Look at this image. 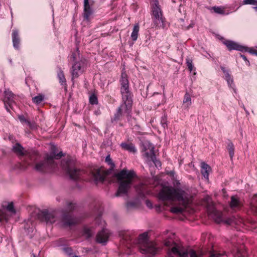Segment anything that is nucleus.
<instances>
[{
    "mask_svg": "<svg viewBox=\"0 0 257 257\" xmlns=\"http://www.w3.org/2000/svg\"><path fill=\"white\" fill-rule=\"evenodd\" d=\"M120 235L122 238V244H125L127 248H130L133 244L137 243L140 252L147 254L148 257L153 256L158 251L156 243L149 239L148 232L140 234L137 239L128 231L121 232Z\"/></svg>",
    "mask_w": 257,
    "mask_h": 257,
    "instance_id": "1",
    "label": "nucleus"
},
{
    "mask_svg": "<svg viewBox=\"0 0 257 257\" xmlns=\"http://www.w3.org/2000/svg\"><path fill=\"white\" fill-rule=\"evenodd\" d=\"M159 198L164 201H167L170 202L177 201L181 205L180 206L171 207V212L174 213L182 212L186 206L191 201V197L187 192L172 187H163L159 193Z\"/></svg>",
    "mask_w": 257,
    "mask_h": 257,
    "instance_id": "2",
    "label": "nucleus"
},
{
    "mask_svg": "<svg viewBox=\"0 0 257 257\" xmlns=\"http://www.w3.org/2000/svg\"><path fill=\"white\" fill-rule=\"evenodd\" d=\"M164 245L170 249L168 252L169 257H172V254L179 257H202L204 254L203 250L197 253L192 249H186L181 243L175 242L171 238L165 239Z\"/></svg>",
    "mask_w": 257,
    "mask_h": 257,
    "instance_id": "3",
    "label": "nucleus"
},
{
    "mask_svg": "<svg viewBox=\"0 0 257 257\" xmlns=\"http://www.w3.org/2000/svg\"><path fill=\"white\" fill-rule=\"evenodd\" d=\"M37 157L34 161H33L30 164H26L23 169H26L27 167L34 165V169L35 170L40 172H46L51 171L54 169L56 166L57 164L54 161V159H59L61 158L63 154L62 152L55 154L52 153L50 155H47L46 158L43 160L37 162L39 159V154L37 152Z\"/></svg>",
    "mask_w": 257,
    "mask_h": 257,
    "instance_id": "4",
    "label": "nucleus"
},
{
    "mask_svg": "<svg viewBox=\"0 0 257 257\" xmlns=\"http://www.w3.org/2000/svg\"><path fill=\"white\" fill-rule=\"evenodd\" d=\"M119 185L116 196L121 194H125L131 188L133 180L137 177L135 172L133 170H128L123 169L116 174Z\"/></svg>",
    "mask_w": 257,
    "mask_h": 257,
    "instance_id": "5",
    "label": "nucleus"
},
{
    "mask_svg": "<svg viewBox=\"0 0 257 257\" xmlns=\"http://www.w3.org/2000/svg\"><path fill=\"white\" fill-rule=\"evenodd\" d=\"M61 166L70 178L72 180H77L80 179L84 174L83 170L76 168L75 161L71 157L63 160L61 162Z\"/></svg>",
    "mask_w": 257,
    "mask_h": 257,
    "instance_id": "6",
    "label": "nucleus"
},
{
    "mask_svg": "<svg viewBox=\"0 0 257 257\" xmlns=\"http://www.w3.org/2000/svg\"><path fill=\"white\" fill-rule=\"evenodd\" d=\"M120 92L123 103L126 104L128 107L132 105V94L129 89V82L126 72L122 71L119 80Z\"/></svg>",
    "mask_w": 257,
    "mask_h": 257,
    "instance_id": "7",
    "label": "nucleus"
},
{
    "mask_svg": "<svg viewBox=\"0 0 257 257\" xmlns=\"http://www.w3.org/2000/svg\"><path fill=\"white\" fill-rule=\"evenodd\" d=\"M13 151L21 157V160L23 162L22 165L23 168L26 163L30 164L33 161H34L38 155L36 151L28 153L19 144H17L13 146Z\"/></svg>",
    "mask_w": 257,
    "mask_h": 257,
    "instance_id": "8",
    "label": "nucleus"
},
{
    "mask_svg": "<svg viewBox=\"0 0 257 257\" xmlns=\"http://www.w3.org/2000/svg\"><path fill=\"white\" fill-rule=\"evenodd\" d=\"M152 19L153 27L156 29H164L167 25L162 11L157 2L152 8Z\"/></svg>",
    "mask_w": 257,
    "mask_h": 257,
    "instance_id": "9",
    "label": "nucleus"
},
{
    "mask_svg": "<svg viewBox=\"0 0 257 257\" xmlns=\"http://www.w3.org/2000/svg\"><path fill=\"white\" fill-rule=\"evenodd\" d=\"M231 246L230 253L234 257H246V251L243 243L238 241L236 237L231 238L230 240Z\"/></svg>",
    "mask_w": 257,
    "mask_h": 257,
    "instance_id": "10",
    "label": "nucleus"
},
{
    "mask_svg": "<svg viewBox=\"0 0 257 257\" xmlns=\"http://www.w3.org/2000/svg\"><path fill=\"white\" fill-rule=\"evenodd\" d=\"M59 213L55 210L45 209L42 211L39 214V218L47 224H52L58 220Z\"/></svg>",
    "mask_w": 257,
    "mask_h": 257,
    "instance_id": "11",
    "label": "nucleus"
},
{
    "mask_svg": "<svg viewBox=\"0 0 257 257\" xmlns=\"http://www.w3.org/2000/svg\"><path fill=\"white\" fill-rule=\"evenodd\" d=\"M80 222V219L74 216L70 213H66L63 214L60 222L64 227H70L76 225Z\"/></svg>",
    "mask_w": 257,
    "mask_h": 257,
    "instance_id": "12",
    "label": "nucleus"
},
{
    "mask_svg": "<svg viewBox=\"0 0 257 257\" xmlns=\"http://www.w3.org/2000/svg\"><path fill=\"white\" fill-rule=\"evenodd\" d=\"M144 149L145 153L144 156L148 160L153 161L156 166L159 165L161 166V163L159 161L155 162L156 157L154 153V147L153 144L149 142H146L144 144Z\"/></svg>",
    "mask_w": 257,
    "mask_h": 257,
    "instance_id": "13",
    "label": "nucleus"
},
{
    "mask_svg": "<svg viewBox=\"0 0 257 257\" xmlns=\"http://www.w3.org/2000/svg\"><path fill=\"white\" fill-rule=\"evenodd\" d=\"M93 5L94 1L93 0H84L83 16L84 20L87 21H90L91 16L94 12L93 9Z\"/></svg>",
    "mask_w": 257,
    "mask_h": 257,
    "instance_id": "14",
    "label": "nucleus"
},
{
    "mask_svg": "<svg viewBox=\"0 0 257 257\" xmlns=\"http://www.w3.org/2000/svg\"><path fill=\"white\" fill-rule=\"evenodd\" d=\"M5 106L8 112H10L11 109H13L14 105H15L14 101V95L9 89H6L4 92Z\"/></svg>",
    "mask_w": 257,
    "mask_h": 257,
    "instance_id": "15",
    "label": "nucleus"
},
{
    "mask_svg": "<svg viewBox=\"0 0 257 257\" xmlns=\"http://www.w3.org/2000/svg\"><path fill=\"white\" fill-rule=\"evenodd\" d=\"M84 62L81 60L80 61L75 62L72 66V80L78 77L84 70Z\"/></svg>",
    "mask_w": 257,
    "mask_h": 257,
    "instance_id": "16",
    "label": "nucleus"
},
{
    "mask_svg": "<svg viewBox=\"0 0 257 257\" xmlns=\"http://www.w3.org/2000/svg\"><path fill=\"white\" fill-rule=\"evenodd\" d=\"M132 108V106L128 107L126 104L122 103L118 108L117 112L114 114L113 118H111L112 122L118 121L121 116L123 113L128 114Z\"/></svg>",
    "mask_w": 257,
    "mask_h": 257,
    "instance_id": "17",
    "label": "nucleus"
},
{
    "mask_svg": "<svg viewBox=\"0 0 257 257\" xmlns=\"http://www.w3.org/2000/svg\"><path fill=\"white\" fill-rule=\"evenodd\" d=\"M223 43L226 46L228 50L231 51L235 50L241 52L246 51L248 49L244 46L239 45L238 43L230 40H224Z\"/></svg>",
    "mask_w": 257,
    "mask_h": 257,
    "instance_id": "18",
    "label": "nucleus"
},
{
    "mask_svg": "<svg viewBox=\"0 0 257 257\" xmlns=\"http://www.w3.org/2000/svg\"><path fill=\"white\" fill-rule=\"evenodd\" d=\"M110 233L106 228H103L98 232L96 235V241L102 244H105L108 240Z\"/></svg>",
    "mask_w": 257,
    "mask_h": 257,
    "instance_id": "19",
    "label": "nucleus"
},
{
    "mask_svg": "<svg viewBox=\"0 0 257 257\" xmlns=\"http://www.w3.org/2000/svg\"><path fill=\"white\" fill-rule=\"evenodd\" d=\"M220 69L223 72L224 74V79L227 82L228 85L230 88L233 89L234 92H235V89L234 88L235 86L233 83V78L229 74V72L228 70L226 69V68L223 66H220Z\"/></svg>",
    "mask_w": 257,
    "mask_h": 257,
    "instance_id": "20",
    "label": "nucleus"
},
{
    "mask_svg": "<svg viewBox=\"0 0 257 257\" xmlns=\"http://www.w3.org/2000/svg\"><path fill=\"white\" fill-rule=\"evenodd\" d=\"M136 190L141 197H143L146 194L149 193V190L147 186L142 183H140L136 187Z\"/></svg>",
    "mask_w": 257,
    "mask_h": 257,
    "instance_id": "21",
    "label": "nucleus"
},
{
    "mask_svg": "<svg viewBox=\"0 0 257 257\" xmlns=\"http://www.w3.org/2000/svg\"><path fill=\"white\" fill-rule=\"evenodd\" d=\"M201 173L202 176L207 180L208 179L209 173L211 170L210 166L204 162L201 163Z\"/></svg>",
    "mask_w": 257,
    "mask_h": 257,
    "instance_id": "22",
    "label": "nucleus"
},
{
    "mask_svg": "<svg viewBox=\"0 0 257 257\" xmlns=\"http://www.w3.org/2000/svg\"><path fill=\"white\" fill-rule=\"evenodd\" d=\"M12 38L13 46L15 48L18 49L19 48L20 44V38L19 36V33L18 30H13L12 32Z\"/></svg>",
    "mask_w": 257,
    "mask_h": 257,
    "instance_id": "23",
    "label": "nucleus"
},
{
    "mask_svg": "<svg viewBox=\"0 0 257 257\" xmlns=\"http://www.w3.org/2000/svg\"><path fill=\"white\" fill-rule=\"evenodd\" d=\"M207 251L209 253V257H222L223 256H227L225 251H223L222 252H218L213 248L212 246H211V247L209 249H208Z\"/></svg>",
    "mask_w": 257,
    "mask_h": 257,
    "instance_id": "24",
    "label": "nucleus"
},
{
    "mask_svg": "<svg viewBox=\"0 0 257 257\" xmlns=\"http://www.w3.org/2000/svg\"><path fill=\"white\" fill-rule=\"evenodd\" d=\"M120 146L124 150L127 151L131 153H135L137 150L136 147L132 143H122Z\"/></svg>",
    "mask_w": 257,
    "mask_h": 257,
    "instance_id": "25",
    "label": "nucleus"
},
{
    "mask_svg": "<svg viewBox=\"0 0 257 257\" xmlns=\"http://www.w3.org/2000/svg\"><path fill=\"white\" fill-rule=\"evenodd\" d=\"M230 206L232 209H238L241 207V203L237 197L232 196L231 197Z\"/></svg>",
    "mask_w": 257,
    "mask_h": 257,
    "instance_id": "26",
    "label": "nucleus"
},
{
    "mask_svg": "<svg viewBox=\"0 0 257 257\" xmlns=\"http://www.w3.org/2000/svg\"><path fill=\"white\" fill-rule=\"evenodd\" d=\"M10 218L9 214L5 208H0V223L8 221Z\"/></svg>",
    "mask_w": 257,
    "mask_h": 257,
    "instance_id": "27",
    "label": "nucleus"
},
{
    "mask_svg": "<svg viewBox=\"0 0 257 257\" xmlns=\"http://www.w3.org/2000/svg\"><path fill=\"white\" fill-rule=\"evenodd\" d=\"M93 177L96 182H103L105 177L104 175L101 172L100 170H96L95 172L93 173Z\"/></svg>",
    "mask_w": 257,
    "mask_h": 257,
    "instance_id": "28",
    "label": "nucleus"
},
{
    "mask_svg": "<svg viewBox=\"0 0 257 257\" xmlns=\"http://www.w3.org/2000/svg\"><path fill=\"white\" fill-rule=\"evenodd\" d=\"M139 30L140 27L139 24H135L133 28V32L131 34V38L134 41H136L137 40Z\"/></svg>",
    "mask_w": 257,
    "mask_h": 257,
    "instance_id": "29",
    "label": "nucleus"
},
{
    "mask_svg": "<svg viewBox=\"0 0 257 257\" xmlns=\"http://www.w3.org/2000/svg\"><path fill=\"white\" fill-rule=\"evenodd\" d=\"M183 103V105L185 108H188L189 106H190L191 104V99L190 95L188 93H186L185 94Z\"/></svg>",
    "mask_w": 257,
    "mask_h": 257,
    "instance_id": "30",
    "label": "nucleus"
},
{
    "mask_svg": "<svg viewBox=\"0 0 257 257\" xmlns=\"http://www.w3.org/2000/svg\"><path fill=\"white\" fill-rule=\"evenodd\" d=\"M19 118L23 124H26L27 125L29 126L30 128H33L35 127V124L31 123L30 121L27 120L24 116L20 115L19 116Z\"/></svg>",
    "mask_w": 257,
    "mask_h": 257,
    "instance_id": "31",
    "label": "nucleus"
},
{
    "mask_svg": "<svg viewBox=\"0 0 257 257\" xmlns=\"http://www.w3.org/2000/svg\"><path fill=\"white\" fill-rule=\"evenodd\" d=\"M63 251L68 257H78L74 253L73 249L71 247L66 246L63 248Z\"/></svg>",
    "mask_w": 257,
    "mask_h": 257,
    "instance_id": "32",
    "label": "nucleus"
},
{
    "mask_svg": "<svg viewBox=\"0 0 257 257\" xmlns=\"http://www.w3.org/2000/svg\"><path fill=\"white\" fill-rule=\"evenodd\" d=\"M227 149L229 153V156L232 159L234 154V147L233 143L231 142H229L227 144Z\"/></svg>",
    "mask_w": 257,
    "mask_h": 257,
    "instance_id": "33",
    "label": "nucleus"
},
{
    "mask_svg": "<svg viewBox=\"0 0 257 257\" xmlns=\"http://www.w3.org/2000/svg\"><path fill=\"white\" fill-rule=\"evenodd\" d=\"M93 232L92 230L88 227H84L83 230V235L85 236L87 238H88L92 236Z\"/></svg>",
    "mask_w": 257,
    "mask_h": 257,
    "instance_id": "34",
    "label": "nucleus"
},
{
    "mask_svg": "<svg viewBox=\"0 0 257 257\" xmlns=\"http://www.w3.org/2000/svg\"><path fill=\"white\" fill-rule=\"evenodd\" d=\"M58 77L59 80V82L61 83V85H65L66 84V79L65 77L63 71L61 70H60L58 72Z\"/></svg>",
    "mask_w": 257,
    "mask_h": 257,
    "instance_id": "35",
    "label": "nucleus"
},
{
    "mask_svg": "<svg viewBox=\"0 0 257 257\" xmlns=\"http://www.w3.org/2000/svg\"><path fill=\"white\" fill-rule=\"evenodd\" d=\"M251 209L257 212V195L253 196L251 201Z\"/></svg>",
    "mask_w": 257,
    "mask_h": 257,
    "instance_id": "36",
    "label": "nucleus"
},
{
    "mask_svg": "<svg viewBox=\"0 0 257 257\" xmlns=\"http://www.w3.org/2000/svg\"><path fill=\"white\" fill-rule=\"evenodd\" d=\"M44 99V95L39 94L33 98V101L36 104H40L43 101Z\"/></svg>",
    "mask_w": 257,
    "mask_h": 257,
    "instance_id": "37",
    "label": "nucleus"
},
{
    "mask_svg": "<svg viewBox=\"0 0 257 257\" xmlns=\"http://www.w3.org/2000/svg\"><path fill=\"white\" fill-rule=\"evenodd\" d=\"M213 213L216 217L215 218V221L217 223H220L222 221L221 214L220 212L217 211L216 210L213 211Z\"/></svg>",
    "mask_w": 257,
    "mask_h": 257,
    "instance_id": "38",
    "label": "nucleus"
},
{
    "mask_svg": "<svg viewBox=\"0 0 257 257\" xmlns=\"http://www.w3.org/2000/svg\"><path fill=\"white\" fill-rule=\"evenodd\" d=\"M214 12L219 14H224V10L223 8L219 7H213L211 8Z\"/></svg>",
    "mask_w": 257,
    "mask_h": 257,
    "instance_id": "39",
    "label": "nucleus"
},
{
    "mask_svg": "<svg viewBox=\"0 0 257 257\" xmlns=\"http://www.w3.org/2000/svg\"><path fill=\"white\" fill-rule=\"evenodd\" d=\"M6 209L8 211L13 214L16 213V210L14 208V204L13 202L9 203L6 207Z\"/></svg>",
    "mask_w": 257,
    "mask_h": 257,
    "instance_id": "40",
    "label": "nucleus"
},
{
    "mask_svg": "<svg viewBox=\"0 0 257 257\" xmlns=\"http://www.w3.org/2000/svg\"><path fill=\"white\" fill-rule=\"evenodd\" d=\"M243 5H251L257 6V0H243Z\"/></svg>",
    "mask_w": 257,
    "mask_h": 257,
    "instance_id": "41",
    "label": "nucleus"
},
{
    "mask_svg": "<svg viewBox=\"0 0 257 257\" xmlns=\"http://www.w3.org/2000/svg\"><path fill=\"white\" fill-rule=\"evenodd\" d=\"M89 102L92 104H96L98 103L97 98L94 94H92L89 97Z\"/></svg>",
    "mask_w": 257,
    "mask_h": 257,
    "instance_id": "42",
    "label": "nucleus"
},
{
    "mask_svg": "<svg viewBox=\"0 0 257 257\" xmlns=\"http://www.w3.org/2000/svg\"><path fill=\"white\" fill-rule=\"evenodd\" d=\"M167 117L166 115H164L162 117L161 120V124L164 128L167 127Z\"/></svg>",
    "mask_w": 257,
    "mask_h": 257,
    "instance_id": "43",
    "label": "nucleus"
},
{
    "mask_svg": "<svg viewBox=\"0 0 257 257\" xmlns=\"http://www.w3.org/2000/svg\"><path fill=\"white\" fill-rule=\"evenodd\" d=\"M186 64L188 67V68L190 72H191L193 70V64H192V61L191 59L189 58L186 59Z\"/></svg>",
    "mask_w": 257,
    "mask_h": 257,
    "instance_id": "44",
    "label": "nucleus"
},
{
    "mask_svg": "<svg viewBox=\"0 0 257 257\" xmlns=\"http://www.w3.org/2000/svg\"><path fill=\"white\" fill-rule=\"evenodd\" d=\"M105 162L109 165L110 166V167L113 168L115 166V165L113 163L111 159L110 158V157L109 155H108L106 156V158H105Z\"/></svg>",
    "mask_w": 257,
    "mask_h": 257,
    "instance_id": "45",
    "label": "nucleus"
},
{
    "mask_svg": "<svg viewBox=\"0 0 257 257\" xmlns=\"http://www.w3.org/2000/svg\"><path fill=\"white\" fill-rule=\"evenodd\" d=\"M246 48L248 49V50L246 51V52H248L249 53L251 54L255 55V53H256L257 52V50H255L252 48Z\"/></svg>",
    "mask_w": 257,
    "mask_h": 257,
    "instance_id": "46",
    "label": "nucleus"
},
{
    "mask_svg": "<svg viewBox=\"0 0 257 257\" xmlns=\"http://www.w3.org/2000/svg\"><path fill=\"white\" fill-rule=\"evenodd\" d=\"M240 57L246 62V65H250L249 61L247 59L246 57L244 55L240 54Z\"/></svg>",
    "mask_w": 257,
    "mask_h": 257,
    "instance_id": "47",
    "label": "nucleus"
},
{
    "mask_svg": "<svg viewBox=\"0 0 257 257\" xmlns=\"http://www.w3.org/2000/svg\"><path fill=\"white\" fill-rule=\"evenodd\" d=\"M75 207V204L72 203H69L68 204V208L70 210H73Z\"/></svg>",
    "mask_w": 257,
    "mask_h": 257,
    "instance_id": "48",
    "label": "nucleus"
},
{
    "mask_svg": "<svg viewBox=\"0 0 257 257\" xmlns=\"http://www.w3.org/2000/svg\"><path fill=\"white\" fill-rule=\"evenodd\" d=\"M146 205L149 208H151L152 207V203L150 201H149V200L146 201Z\"/></svg>",
    "mask_w": 257,
    "mask_h": 257,
    "instance_id": "49",
    "label": "nucleus"
},
{
    "mask_svg": "<svg viewBox=\"0 0 257 257\" xmlns=\"http://www.w3.org/2000/svg\"><path fill=\"white\" fill-rule=\"evenodd\" d=\"M71 58L73 59V61H75L76 59V54L73 53Z\"/></svg>",
    "mask_w": 257,
    "mask_h": 257,
    "instance_id": "50",
    "label": "nucleus"
},
{
    "mask_svg": "<svg viewBox=\"0 0 257 257\" xmlns=\"http://www.w3.org/2000/svg\"><path fill=\"white\" fill-rule=\"evenodd\" d=\"M193 24H190L188 26H187L186 28H185V29L186 30H188L189 29H190V28H192L193 27Z\"/></svg>",
    "mask_w": 257,
    "mask_h": 257,
    "instance_id": "51",
    "label": "nucleus"
},
{
    "mask_svg": "<svg viewBox=\"0 0 257 257\" xmlns=\"http://www.w3.org/2000/svg\"><path fill=\"white\" fill-rule=\"evenodd\" d=\"M151 1H153V2H154V4H152V7L154 5H155V4L156 3H157H157L159 4L158 0H151Z\"/></svg>",
    "mask_w": 257,
    "mask_h": 257,
    "instance_id": "52",
    "label": "nucleus"
},
{
    "mask_svg": "<svg viewBox=\"0 0 257 257\" xmlns=\"http://www.w3.org/2000/svg\"><path fill=\"white\" fill-rule=\"evenodd\" d=\"M133 206V203H132V202H129L127 203V206L128 207H130V206Z\"/></svg>",
    "mask_w": 257,
    "mask_h": 257,
    "instance_id": "53",
    "label": "nucleus"
},
{
    "mask_svg": "<svg viewBox=\"0 0 257 257\" xmlns=\"http://www.w3.org/2000/svg\"><path fill=\"white\" fill-rule=\"evenodd\" d=\"M226 223H228V224H231L232 223L231 219H229L228 220H227L226 221Z\"/></svg>",
    "mask_w": 257,
    "mask_h": 257,
    "instance_id": "54",
    "label": "nucleus"
},
{
    "mask_svg": "<svg viewBox=\"0 0 257 257\" xmlns=\"http://www.w3.org/2000/svg\"><path fill=\"white\" fill-rule=\"evenodd\" d=\"M253 9L255 10L256 11H257V6H255V7H253Z\"/></svg>",
    "mask_w": 257,
    "mask_h": 257,
    "instance_id": "55",
    "label": "nucleus"
},
{
    "mask_svg": "<svg viewBox=\"0 0 257 257\" xmlns=\"http://www.w3.org/2000/svg\"><path fill=\"white\" fill-rule=\"evenodd\" d=\"M99 219H100V218L99 217H98V218L96 219V220H99Z\"/></svg>",
    "mask_w": 257,
    "mask_h": 257,
    "instance_id": "56",
    "label": "nucleus"
},
{
    "mask_svg": "<svg viewBox=\"0 0 257 257\" xmlns=\"http://www.w3.org/2000/svg\"><path fill=\"white\" fill-rule=\"evenodd\" d=\"M172 2H173V3H175V0H172Z\"/></svg>",
    "mask_w": 257,
    "mask_h": 257,
    "instance_id": "57",
    "label": "nucleus"
},
{
    "mask_svg": "<svg viewBox=\"0 0 257 257\" xmlns=\"http://www.w3.org/2000/svg\"><path fill=\"white\" fill-rule=\"evenodd\" d=\"M255 55H256V56H257V52H256V53H255Z\"/></svg>",
    "mask_w": 257,
    "mask_h": 257,
    "instance_id": "58",
    "label": "nucleus"
},
{
    "mask_svg": "<svg viewBox=\"0 0 257 257\" xmlns=\"http://www.w3.org/2000/svg\"><path fill=\"white\" fill-rule=\"evenodd\" d=\"M256 47L257 48V46Z\"/></svg>",
    "mask_w": 257,
    "mask_h": 257,
    "instance_id": "59",
    "label": "nucleus"
}]
</instances>
